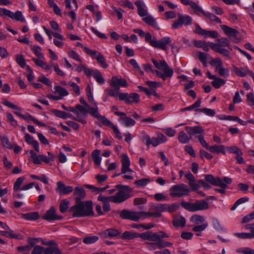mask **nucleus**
<instances>
[{
  "label": "nucleus",
  "instance_id": "nucleus-1",
  "mask_svg": "<svg viewBox=\"0 0 254 254\" xmlns=\"http://www.w3.org/2000/svg\"><path fill=\"white\" fill-rule=\"evenodd\" d=\"M128 196L124 192L121 191L118 194L109 196H105L102 194H100L98 196V200L103 203V210L104 212H107L110 210V201L115 203H121L127 200Z\"/></svg>",
  "mask_w": 254,
  "mask_h": 254
},
{
  "label": "nucleus",
  "instance_id": "nucleus-2",
  "mask_svg": "<svg viewBox=\"0 0 254 254\" xmlns=\"http://www.w3.org/2000/svg\"><path fill=\"white\" fill-rule=\"evenodd\" d=\"M71 209L73 211V217H81L94 214L92 202L90 201L76 202L71 207Z\"/></svg>",
  "mask_w": 254,
  "mask_h": 254
},
{
  "label": "nucleus",
  "instance_id": "nucleus-3",
  "mask_svg": "<svg viewBox=\"0 0 254 254\" xmlns=\"http://www.w3.org/2000/svg\"><path fill=\"white\" fill-rule=\"evenodd\" d=\"M151 61L156 68L163 71V73L153 69L152 73L161 77L164 81L166 80L167 78H171L172 77L174 73L173 69L170 67L164 60L158 62L154 59H152Z\"/></svg>",
  "mask_w": 254,
  "mask_h": 254
},
{
  "label": "nucleus",
  "instance_id": "nucleus-4",
  "mask_svg": "<svg viewBox=\"0 0 254 254\" xmlns=\"http://www.w3.org/2000/svg\"><path fill=\"white\" fill-rule=\"evenodd\" d=\"M181 205L185 209L191 212L206 210L208 208V203L206 201L203 200H196L194 203L182 201Z\"/></svg>",
  "mask_w": 254,
  "mask_h": 254
},
{
  "label": "nucleus",
  "instance_id": "nucleus-5",
  "mask_svg": "<svg viewBox=\"0 0 254 254\" xmlns=\"http://www.w3.org/2000/svg\"><path fill=\"white\" fill-rule=\"evenodd\" d=\"M191 190L185 184L175 185L170 189V195L173 197H181L188 195Z\"/></svg>",
  "mask_w": 254,
  "mask_h": 254
},
{
  "label": "nucleus",
  "instance_id": "nucleus-6",
  "mask_svg": "<svg viewBox=\"0 0 254 254\" xmlns=\"http://www.w3.org/2000/svg\"><path fill=\"white\" fill-rule=\"evenodd\" d=\"M138 237L144 240L150 241H156L160 240V238H168L169 235L164 231H160L157 233H153L151 231H147L141 234H138Z\"/></svg>",
  "mask_w": 254,
  "mask_h": 254
},
{
  "label": "nucleus",
  "instance_id": "nucleus-7",
  "mask_svg": "<svg viewBox=\"0 0 254 254\" xmlns=\"http://www.w3.org/2000/svg\"><path fill=\"white\" fill-rule=\"evenodd\" d=\"M84 50L87 54L95 58L103 68H106L108 67V65L105 62L104 57L100 53L96 50H91L87 47H84Z\"/></svg>",
  "mask_w": 254,
  "mask_h": 254
},
{
  "label": "nucleus",
  "instance_id": "nucleus-8",
  "mask_svg": "<svg viewBox=\"0 0 254 254\" xmlns=\"http://www.w3.org/2000/svg\"><path fill=\"white\" fill-rule=\"evenodd\" d=\"M119 99L120 101H124L127 104H131L133 103H138L139 102V96L136 93L129 94L127 93H120L119 94Z\"/></svg>",
  "mask_w": 254,
  "mask_h": 254
},
{
  "label": "nucleus",
  "instance_id": "nucleus-9",
  "mask_svg": "<svg viewBox=\"0 0 254 254\" xmlns=\"http://www.w3.org/2000/svg\"><path fill=\"white\" fill-rule=\"evenodd\" d=\"M220 27L223 32L232 40L233 42L238 43L241 41V38L238 36L239 31L237 30L225 25H222Z\"/></svg>",
  "mask_w": 254,
  "mask_h": 254
},
{
  "label": "nucleus",
  "instance_id": "nucleus-10",
  "mask_svg": "<svg viewBox=\"0 0 254 254\" xmlns=\"http://www.w3.org/2000/svg\"><path fill=\"white\" fill-rule=\"evenodd\" d=\"M152 43V47L166 51L167 49V45L171 44V40L169 37H165L160 40L156 39L155 42Z\"/></svg>",
  "mask_w": 254,
  "mask_h": 254
},
{
  "label": "nucleus",
  "instance_id": "nucleus-11",
  "mask_svg": "<svg viewBox=\"0 0 254 254\" xmlns=\"http://www.w3.org/2000/svg\"><path fill=\"white\" fill-rule=\"evenodd\" d=\"M164 238H160L159 240L154 241V243H148V244L150 246V249L154 250L157 248L159 249H162L166 247H172L173 243L168 241H165L163 240Z\"/></svg>",
  "mask_w": 254,
  "mask_h": 254
},
{
  "label": "nucleus",
  "instance_id": "nucleus-12",
  "mask_svg": "<svg viewBox=\"0 0 254 254\" xmlns=\"http://www.w3.org/2000/svg\"><path fill=\"white\" fill-rule=\"evenodd\" d=\"M121 163L122 169L121 174H125L126 173H133V171L129 168L130 162L127 154H123L122 155Z\"/></svg>",
  "mask_w": 254,
  "mask_h": 254
},
{
  "label": "nucleus",
  "instance_id": "nucleus-13",
  "mask_svg": "<svg viewBox=\"0 0 254 254\" xmlns=\"http://www.w3.org/2000/svg\"><path fill=\"white\" fill-rule=\"evenodd\" d=\"M110 85L117 90H120V87H126L128 86L126 80L124 78H119L117 76H113L112 77Z\"/></svg>",
  "mask_w": 254,
  "mask_h": 254
},
{
  "label": "nucleus",
  "instance_id": "nucleus-14",
  "mask_svg": "<svg viewBox=\"0 0 254 254\" xmlns=\"http://www.w3.org/2000/svg\"><path fill=\"white\" fill-rule=\"evenodd\" d=\"M120 217L123 219H129L134 221H137V214L136 212L131 211L124 209L119 212Z\"/></svg>",
  "mask_w": 254,
  "mask_h": 254
},
{
  "label": "nucleus",
  "instance_id": "nucleus-15",
  "mask_svg": "<svg viewBox=\"0 0 254 254\" xmlns=\"http://www.w3.org/2000/svg\"><path fill=\"white\" fill-rule=\"evenodd\" d=\"M114 114L121 117L120 121L126 126H133L135 124V121L129 117H127L125 113L116 111Z\"/></svg>",
  "mask_w": 254,
  "mask_h": 254
},
{
  "label": "nucleus",
  "instance_id": "nucleus-16",
  "mask_svg": "<svg viewBox=\"0 0 254 254\" xmlns=\"http://www.w3.org/2000/svg\"><path fill=\"white\" fill-rule=\"evenodd\" d=\"M57 186L56 191L61 194H67L73 190L71 186H65L63 182L61 181L58 182Z\"/></svg>",
  "mask_w": 254,
  "mask_h": 254
},
{
  "label": "nucleus",
  "instance_id": "nucleus-17",
  "mask_svg": "<svg viewBox=\"0 0 254 254\" xmlns=\"http://www.w3.org/2000/svg\"><path fill=\"white\" fill-rule=\"evenodd\" d=\"M121 234V232L117 229L112 228H108L100 232L102 238L115 237Z\"/></svg>",
  "mask_w": 254,
  "mask_h": 254
},
{
  "label": "nucleus",
  "instance_id": "nucleus-18",
  "mask_svg": "<svg viewBox=\"0 0 254 254\" xmlns=\"http://www.w3.org/2000/svg\"><path fill=\"white\" fill-rule=\"evenodd\" d=\"M232 179L230 178L225 177L221 181V183H219L218 185L216 186L220 187V189H214L216 191H217L221 194H224L226 192L225 189L228 187V185L231 184Z\"/></svg>",
  "mask_w": 254,
  "mask_h": 254
},
{
  "label": "nucleus",
  "instance_id": "nucleus-19",
  "mask_svg": "<svg viewBox=\"0 0 254 254\" xmlns=\"http://www.w3.org/2000/svg\"><path fill=\"white\" fill-rule=\"evenodd\" d=\"M62 218V216L56 214V209L54 207H51L43 216L44 219L48 221L61 220Z\"/></svg>",
  "mask_w": 254,
  "mask_h": 254
},
{
  "label": "nucleus",
  "instance_id": "nucleus-20",
  "mask_svg": "<svg viewBox=\"0 0 254 254\" xmlns=\"http://www.w3.org/2000/svg\"><path fill=\"white\" fill-rule=\"evenodd\" d=\"M85 191L81 187H76L74 189L73 195L75 197V203L81 202V200L85 197Z\"/></svg>",
  "mask_w": 254,
  "mask_h": 254
},
{
  "label": "nucleus",
  "instance_id": "nucleus-21",
  "mask_svg": "<svg viewBox=\"0 0 254 254\" xmlns=\"http://www.w3.org/2000/svg\"><path fill=\"white\" fill-rule=\"evenodd\" d=\"M179 208V204L177 203L173 204L162 203V212L173 213L178 210Z\"/></svg>",
  "mask_w": 254,
  "mask_h": 254
},
{
  "label": "nucleus",
  "instance_id": "nucleus-22",
  "mask_svg": "<svg viewBox=\"0 0 254 254\" xmlns=\"http://www.w3.org/2000/svg\"><path fill=\"white\" fill-rule=\"evenodd\" d=\"M185 178L189 181V185L191 188V190L192 191H194L197 190L200 187V186L198 184L195 183V178L193 175L189 172L188 173L185 175Z\"/></svg>",
  "mask_w": 254,
  "mask_h": 254
},
{
  "label": "nucleus",
  "instance_id": "nucleus-23",
  "mask_svg": "<svg viewBox=\"0 0 254 254\" xmlns=\"http://www.w3.org/2000/svg\"><path fill=\"white\" fill-rule=\"evenodd\" d=\"M144 22L149 25V26L154 28L156 29L159 30L160 28L156 21V19L151 15H148L142 18Z\"/></svg>",
  "mask_w": 254,
  "mask_h": 254
},
{
  "label": "nucleus",
  "instance_id": "nucleus-24",
  "mask_svg": "<svg viewBox=\"0 0 254 254\" xmlns=\"http://www.w3.org/2000/svg\"><path fill=\"white\" fill-rule=\"evenodd\" d=\"M134 4L137 7V13L141 17L146 16L147 15V10L143 8L144 4L140 0L135 1Z\"/></svg>",
  "mask_w": 254,
  "mask_h": 254
},
{
  "label": "nucleus",
  "instance_id": "nucleus-25",
  "mask_svg": "<svg viewBox=\"0 0 254 254\" xmlns=\"http://www.w3.org/2000/svg\"><path fill=\"white\" fill-rule=\"evenodd\" d=\"M172 223L175 227H184L186 224V221L185 218L182 216L176 215L174 216Z\"/></svg>",
  "mask_w": 254,
  "mask_h": 254
},
{
  "label": "nucleus",
  "instance_id": "nucleus-26",
  "mask_svg": "<svg viewBox=\"0 0 254 254\" xmlns=\"http://www.w3.org/2000/svg\"><path fill=\"white\" fill-rule=\"evenodd\" d=\"M115 188L116 189H120V190L116 194H118L120 191H122L124 192L126 194H127L128 196H129L127 197V199L131 197L130 192H132V190L130 187L119 184L115 186Z\"/></svg>",
  "mask_w": 254,
  "mask_h": 254
},
{
  "label": "nucleus",
  "instance_id": "nucleus-27",
  "mask_svg": "<svg viewBox=\"0 0 254 254\" xmlns=\"http://www.w3.org/2000/svg\"><path fill=\"white\" fill-rule=\"evenodd\" d=\"M205 180L206 182L215 186L219 185L218 183H221V181H222L223 179H221L218 177L215 178L212 175H206L205 176Z\"/></svg>",
  "mask_w": 254,
  "mask_h": 254
},
{
  "label": "nucleus",
  "instance_id": "nucleus-28",
  "mask_svg": "<svg viewBox=\"0 0 254 254\" xmlns=\"http://www.w3.org/2000/svg\"><path fill=\"white\" fill-rule=\"evenodd\" d=\"M225 147L223 145H214L210 146L209 150L214 153L219 154L222 153L223 154H225Z\"/></svg>",
  "mask_w": 254,
  "mask_h": 254
},
{
  "label": "nucleus",
  "instance_id": "nucleus-29",
  "mask_svg": "<svg viewBox=\"0 0 254 254\" xmlns=\"http://www.w3.org/2000/svg\"><path fill=\"white\" fill-rule=\"evenodd\" d=\"M51 112L56 117L63 119H66L67 118L72 117V115L70 114L66 113L65 112L57 109L52 110Z\"/></svg>",
  "mask_w": 254,
  "mask_h": 254
},
{
  "label": "nucleus",
  "instance_id": "nucleus-30",
  "mask_svg": "<svg viewBox=\"0 0 254 254\" xmlns=\"http://www.w3.org/2000/svg\"><path fill=\"white\" fill-rule=\"evenodd\" d=\"M178 17L183 25L188 26L191 25L192 23V18L189 15H184L181 14H178Z\"/></svg>",
  "mask_w": 254,
  "mask_h": 254
},
{
  "label": "nucleus",
  "instance_id": "nucleus-31",
  "mask_svg": "<svg viewBox=\"0 0 254 254\" xmlns=\"http://www.w3.org/2000/svg\"><path fill=\"white\" fill-rule=\"evenodd\" d=\"M22 216L23 218L28 220H36L39 218V215L37 212L22 214Z\"/></svg>",
  "mask_w": 254,
  "mask_h": 254
},
{
  "label": "nucleus",
  "instance_id": "nucleus-32",
  "mask_svg": "<svg viewBox=\"0 0 254 254\" xmlns=\"http://www.w3.org/2000/svg\"><path fill=\"white\" fill-rule=\"evenodd\" d=\"M137 214V221L142 217H154L155 218H159L160 214L158 213H153V212H145L144 211L136 212Z\"/></svg>",
  "mask_w": 254,
  "mask_h": 254
},
{
  "label": "nucleus",
  "instance_id": "nucleus-33",
  "mask_svg": "<svg viewBox=\"0 0 254 254\" xmlns=\"http://www.w3.org/2000/svg\"><path fill=\"white\" fill-rule=\"evenodd\" d=\"M215 70L218 72L220 76L227 77L229 75V70L228 68H225L223 67L222 64L221 66H216Z\"/></svg>",
  "mask_w": 254,
  "mask_h": 254
},
{
  "label": "nucleus",
  "instance_id": "nucleus-34",
  "mask_svg": "<svg viewBox=\"0 0 254 254\" xmlns=\"http://www.w3.org/2000/svg\"><path fill=\"white\" fill-rule=\"evenodd\" d=\"M120 237L123 239L131 240L135 238H138V233L130 231H125L123 233Z\"/></svg>",
  "mask_w": 254,
  "mask_h": 254
},
{
  "label": "nucleus",
  "instance_id": "nucleus-35",
  "mask_svg": "<svg viewBox=\"0 0 254 254\" xmlns=\"http://www.w3.org/2000/svg\"><path fill=\"white\" fill-rule=\"evenodd\" d=\"M100 151L98 149L94 150L91 154L92 159L95 164L97 165H99L101 163V158L100 156Z\"/></svg>",
  "mask_w": 254,
  "mask_h": 254
},
{
  "label": "nucleus",
  "instance_id": "nucleus-36",
  "mask_svg": "<svg viewBox=\"0 0 254 254\" xmlns=\"http://www.w3.org/2000/svg\"><path fill=\"white\" fill-rule=\"evenodd\" d=\"M44 254H62L57 246L50 247L45 249Z\"/></svg>",
  "mask_w": 254,
  "mask_h": 254
},
{
  "label": "nucleus",
  "instance_id": "nucleus-37",
  "mask_svg": "<svg viewBox=\"0 0 254 254\" xmlns=\"http://www.w3.org/2000/svg\"><path fill=\"white\" fill-rule=\"evenodd\" d=\"M234 70L235 73L237 75L241 76V77L246 76V75L249 74V71H250V70L248 68H239L237 67H235L234 68Z\"/></svg>",
  "mask_w": 254,
  "mask_h": 254
},
{
  "label": "nucleus",
  "instance_id": "nucleus-38",
  "mask_svg": "<svg viewBox=\"0 0 254 254\" xmlns=\"http://www.w3.org/2000/svg\"><path fill=\"white\" fill-rule=\"evenodd\" d=\"M186 131L189 134L191 138L192 135H196L197 134L201 135L203 132L202 128H186Z\"/></svg>",
  "mask_w": 254,
  "mask_h": 254
},
{
  "label": "nucleus",
  "instance_id": "nucleus-39",
  "mask_svg": "<svg viewBox=\"0 0 254 254\" xmlns=\"http://www.w3.org/2000/svg\"><path fill=\"white\" fill-rule=\"evenodd\" d=\"M10 18L22 22H25V19L23 16L22 12L20 11H17L15 13L12 12L11 17H10Z\"/></svg>",
  "mask_w": 254,
  "mask_h": 254
},
{
  "label": "nucleus",
  "instance_id": "nucleus-40",
  "mask_svg": "<svg viewBox=\"0 0 254 254\" xmlns=\"http://www.w3.org/2000/svg\"><path fill=\"white\" fill-rule=\"evenodd\" d=\"M99 240L97 236H89L83 238V242L87 245L94 244Z\"/></svg>",
  "mask_w": 254,
  "mask_h": 254
},
{
  "label": "nucleus",
  "instance_id": "nucleus-41",
  "mask_svg": "<svg viewBox=\"0 0 254 254\" xmlns=\"http://www.w3.org/2000/svg\"><path fill=\"white\" fill-rule=\"evenodd\" d=\"M213 80H214L212 81L211 84L215 88H220L221 86L224 85L226 82L225 80L217 77H216Z\"/></svg>",
  "mask_w": 254,
  "mask_h": 254
},
{
  "label": "nucleus",
  "instance_id": "nucleus-42",
  "mask_svg": "<svg viewBox=\"0 0 254 254\" xmlns=\"http://www.w3.org/2000/svg\"><path fill=\"white\" fill-rule=\"evenodd\" d=\"M31 50L33 51L34 54L38 57L40 59H43L44 58L43 54L40 52L41 48L38 46L31 45Z\"/></svg>",
  "mask_w": 254,
  "mask_h": 254
},
{
  "label": "nucleus",
  "instance_id": "nucleus-43",
  "mask_svg": "<svg viewBox=\"0 0 254 254\" xmlns=\"http://www.w3.org/2000/svg\"><path fill=\"white\" fill-rule=\"evenodd\" d=\"M32 61L34 62L36 65L41 67L46 70H49V67L48 66V64L43 62L42 60H38L36 58H32Z\"/></svg>",
  "mask_w": 254,
  "mask_h": 254
},
{
  "label": "nucleus",
  "instance_id": "nucleus-44",
  "mask_svg": "<svg viewBox=\"0 0 254 254\" xmlns=\"http://www.w3.org/2000/svg\"><path fill=\"white\" fill-rule=\"evenodd\" d=\"M55 92L59 94L62 98L64 96H67L68 94V92L66 89L62 87L61 86H55Z\"/></svg>",
  "mask_w": 254,
  "mask_h": 254
},
{
  "label": "nucleus",
  "instance_id": "nucleus-45",
  "mask_svg": "<svg viewBox=\"0 0 254 254\" xmlns=\"http://www.w3.org/2000/svg\"><path fill=\"white\" fill-rule=\"evenodd\" d=\"M190 138H191L190 136V137H188L187 134L184 131H181L179 134L178 139L182 143L189 142Z\"/></svg>",
  "mask_w": 254,
  "mask_h": 254
},
{
  "label": "nucleus",
  "instance_id": "nucleus-46",
  "mask_svg": "<svg viewBox=\"0 0 254 254\" xmlns=\"http://www.w3.org/2000/svg\"><path fill=\"white\" fill-rule=\"evenodd\" d=\"M150 209L154 211L153 213L159 214V218L162 216V203L152 204L151 205Z\"/></svg>",
  "mask_w": 254,
  "mask_h": 254
},
{
  "label": "nucleus",
  "instance_id": "nucleus-47",
  "mask_svg": "<svg viewBox=\"0 0 254 254\" xmlns=\"http://www.w3.org/2000/svg\"><path fill=\"white\" fill-rule=\"evenodd\" d=\"M201 102V99L198 98L197 99V100L193 104H192V105H191L189 107H186V108L182 109L181 110V111H188V110H191L193 109H194L195 111V110L198 109V108L200 106Z\"/></svg>",
  "mask_w": 254,
  "mask_h": 254
},
{
  "label": "nucleus",
  "instance_id": "nucleus-48",
  "mask_svg": "<svg viewBox=\"0 0 254 254\" xmlns=\"http://www.w3.org/2000/svg\"><path fill=\"white\" fill-rule=\"evenodd\" d=\"M204 16L206 17L209 19V20L211 21H214L216 22L217 23H221L222 21L221 20L214 15L213 14L209 12H205L204 13Z\"/></svg>",
  "mask_w": 254,
  "mask_h": 254
},
{
  "label": "nucleus",
  "instance_id": "nucleus-49",
  "mask_svg": "<svg viewBox=\"0 0 254 254\" xmlns=\"http://www.w3.org/2000/svg\"><path fill=\"white\" fill-rule=\"evenodd\" d=\"M69 201L67 199H63L60 204V210L62 213H64L68 207Z\"/></svg>",
  "mask_w": 254,
  "mask_h": 254
},
{
  "label": "nucleus",
  "instance_id": "nucleus-50",
  "mask_svg": "<svg viewBox=\"0 0 254 254\" xmlns=\"http://www.w3.org/2000/svg\"><path fill=\"white\" fill-rule=\"evenodd\" d=\"M190 220L194 223L198 224L199 223H202L204 221V219L202 216L195 214L191 217Z\"/></svg>",
  "mask_w": 254,
  "mask_h": 254
},
{
  "label": "nucleus",
  "instance_id": "nucleus-51",
  "mask_svg": "<svg viewBox=\"0 0 254 254\" xmlns=\"http://www.w3.org/2000/svg\"><path fill=\"white\" fill-rule=\"evenodd\" d=\"M235 236L242 239L254 238L253 233H237Z\"/></svg>",
  "mask_w": 254,
  "mask_h": 254
},
{
  "label": "nucleus",
  "instance_id": "nucleus-52",
  "mask_svg": "<svg viewBox=\"0 0 254 254\" xmlns=\"http://www.w3.org/2000/svg\"><path fill=\"white\" fill-rule=\"evenodd\" d=\"M93 77L98 83L102 84L105 83V79L102 77L101 73L98 70H95Z\"/></svg>",
  "mask_w": 254,
  "mask_h": 254
},
{
  "label": "nucleus",
  "instance_id": "nucleus-53",
  "mask_svg": "<svg viewBox=\"0 0 254 254\" xmlns=\"http://www.w3.org/2000/svg\"><path fill=\"white\" fill-rule=\"evenodd\" d=\"M191 7L194 10L195 14H199L201 13L204 15L205 12L195 2H191Z\"/></svg>",
  "mask_w": 254,
  "mask_h": 254
},
{
  "label": "nucleus",
  "instance_id": "nucleus-54",
  "mask_svg": "<svg viewBox=\"0 0 254 254\" xmlns=\"http://www.w3.org/2000/svg\"><path fill=\"white\" fill-rule=\"evenodd\" d=\"M98 120L102 123L103 126H108L109 127H115L105 116L100 115Z\"/></svg>",
  "mask_w": 254,
  "mask_h": 254
},
{
  "label": "nucleus",
  "instance_id": "nucleus-55",
  "mask_svg": "<svg viewBox=\"0 0 254 254\" xmlns=\"http://www.w3.org/2000/svg\"><path fill=\"white\" fill-rule=\"evenodd\" d=\"M30 154L31 158L32 159L34 164H40L41 163V159H40V155H37L33 150L30 151Z\"/></svg>",
  "mask_w": 254,
  "mask_h": 254
},
{
  "label": "nucleus",
  "instance_id": "nucleus-56",
  "mask_svg": "<svg viewBox=\"0 0 254 254\" xmlns=\"http://www.w3.org/2000/svg\"><path fill=\"white\" fill-rule=\"evenodd\" d=\"M87 111L88 113L91 114L94 117L96 118L97 119H98V118L100 116L97 106H95V107L93 108H89L87 110Z\"/></svg>",
  "mask_w": 254,
  "mask_h": 254
},
{
  "label": "nucleus",
  "instance_id": "nucleus-57",
  "mask_svg": "<svg viewBox=\"0 0 254 254\" xmlns=\"http://www.w3.org/2000/svg\"><path fill=\"white\" fill-rule=\"evenodd\" d=\"M249 200L248 197H242L238 199L231 208V210H234L238 205Z\"/></svg>",
  "mask_w": 254,
  "mask_h": 254
},
{
  "label": "nucleus",
  "instance_id": "nucleus-58",
  "mask_svg": "<svg viewBox=\"0 0 254 254\" xmlns=\"http://www.w3.org/2000/svg\"><path fill=\"white\" fill-rule=\"evenodd\" d=\"M26 120L27 121H32L33 122H34L36 126H41L43 127L45 126V124L44 123H42L40 121H39L38 119L34 118L32 116L30 115H27L26 116Z\"/></svg>",
  "mask_w": 254,
  "mask_h": 254
},
{
  "label": "nucleus",
  "instance_id": "nucleus-59",
  "mask_svg": "<svg viewBox=\"0 0 254 254\" xmlns=\"http://www.w3.org/2000/svg\"><path fill=\"white\" fill-rule=\"evenodd\" d=\"M0 138L1 144L3 146L7 148H12L11 145L9 142V141L6 136L4 135H0Z\"/></svg>",
  "mask_w": 254,
  "mask_h": 254
},
{
  "label": "nucleus",
  "instance_id": "nucleus-60",
  "mask_svg": "<svg viewBox=\"0 0 254 254\" xmlns=\"http://www.w3.org/2000/svg\"><path fill=\"white\" fill-rule=\"evenodd\" d=\"M195 111H199V112H203L206 115L211 117H213L215 115V112L214 110L206 108L196 109Z\"/></svg>",
  "mask_w": 254,
  "mask_h": 254
},
{
  "label": "nucleus",
  "instance_id": "nucleus-61",
  "mask_svg": "<svg viewBox=\"0 0 254 254\" xmlns=\"http://www.w3.org/2000/svg\"><path fill=\"white\" fill-rule=\"evenodd\" d=\"M226 149L229 153L235 154L236 155L242 152V150L236 146L227 147Z\"/></svg>",
  "mask_w": 254,
  "mask_h": 254
},
{
  "label": "nucleus",
  "instance_id": "nucleus-62",
  "mask_svg": "<svg viewBox=\"0 0 254 254\" xmlns=\"http://www.w3.org/2000/svg\"><path fill=\"white\" fill-rule=\"evenodd\" d=\"M150 182V180L149 179L144 178L135 181L134 184L138 187H144Z\"/></svg>",
  "mask_w": 254,
  "mask_h": 254
},
{
  "label": "nucleus",
  "instance_id": "nucleus-63",
  "mask_svg": "<svg viewBox=\"0 0 254 254\" xmlns=\"http://www.w3.org/2000/svg\"><path fill=\"white\" fill-rule=\"evenodd\" d=\"M217 42L218 43L220 47H228L230 45V42L227 38H221L220 39H218L216 40Z\"/></svg>",
  "mask_w": 254,
  "mask_h": 254
},
{
  "label": "nucleus",
  "instance_id": "nucleus-64",
  "mask_svg": "<svg viewBox=\"0 0 254 254\" xmlns=\"http://www.w3.org/2000/svg\"><path fill=\"white\" fill-rule=\"evenodd\" d=\"M16 61L17 63L22 68L25 67L26 65L25 60L22 55L16 56Z\"/></svg>",
  "mask_w": 254,
  "mask_h": 254
}]
</instances>
